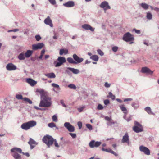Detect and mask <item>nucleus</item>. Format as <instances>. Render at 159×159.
<instances>
[{
  "instance_id": "1a4fd4ad",
  "label": "nucleus",
  "mask_w": 159,
  "mask_h": 159,
  "mask_svg": "<svg viewBox=\"0 0 159 159\" xmlns=\"http://www.w3.org/2000/svg\"><path fill=\"white\" fill-rule=\"evenodd\" d=\"M139 150L147 155H149L150 154V151L147 147L142 145L139 147Z\"/></svg>"
},
{
  "instance_id": "b1692460",
  "label": "nucleus",
  "mask_w": 159,
  "mask_h": 159,
  "mask_svg": "<svg viewBox=\"0 0 159 159\" xmlns=\"http://www.w3.org/2000/svg\"><path fill=\"white\" fill-rule=\"evenodd\" d=\"M45 75L49 78H54L55 77V74L53 73H50L45 74Z\"/></svg>"
},
{
  "instance_id": "0eeeda50",
  "label": "nucleus",
  "mask_w": 159,
  "mask_h": 159,
  "mask_svg": "<svg viewBox=\"0 0 159 159\" xmlns=\"http://www.w3.org/2000/svg\"><path fill=\"white\" fill-rule=\"evenodd\" d=\"M64 126L70 132H72L74 131L75 128L74 126L71 125L69 122H65L64 123Z\"/></svg>"
},
{
  "instance_id": "13d9d810",
  "label": "nucleus",
  "mask_w": 159,
  "mask_h": 159,
  "mask_svg": "<svg viewBox=\"0 0 159 159\" xmlns=\"http://www.w3.org/2000/svg\"><path fill=\"white\" fill-rule=\"evenodd\" d=\"M48 1L52 4L54 5L56 3L55 0H48Z\"/></svg>"
},
{
  "instance_id": "4be33fe9",
  "label": "nucleus",
  "mask_w": 159,
  "mask_h": 159,
  "mask_svg": "<svg viewBox=\"0 0 159 159\" xmlns=\"http://www.w3.org/2000/svg\"><path fill=\"white\" fill-rule=\"evenodd\" d=\"M67 69L75 74H78L80 73L79 70L77 69H75L71 67H68L67 68Z\"/></svg>"
},
{
  "instance_id": "a211bd4d",
  "label": "nucleus",
  "mask_w": 159,
  "mask_h": 159,
  "mask_svg": "<svg viewBox=\"0 0 159 159\" xmlns=\"http://www.w3.org/2000/svg\"><path fill=\"white\" fill-rule=\"evenodd\" d=\"M133 130L136 133H139L142 132L143 130V127H137L134 126L133 127Z\"/></svg>"
},
{
  "instance_id": "c85d7f7f",
  "label": "nucleus",
  "mask_w": 159,
  "mask_h": 159,
  "mask_svg": "<svg viewBox=\"0 0 159 159\" xmlns=\"http://www.w3.org/2000/svg\"><path fill=\"white\" fill-rule=\"evenodd\" d=\"M141 6L144 9L146 10L148 9L149 6L146 3H143L141 4Z\"/></svg>"
},
{
  "instance_id": "e2e57ef3",
  "label": "nucleus",
  "mask_w": 159,
  "mask_h": 159,
  "mask_svg": "<svg viewBox=\"0 0 159 159\" xmlns=\"http://www.w3.org/2000/svg\"><path fill=\"white\" fill-rule=\"evenodd\" d=\"M110 153L114 154L116 156H118V154L116 153L114 151H112L111 149Z\"/></svg>"
},
{
  "instance_id": "9b49d317",
  "label": "nucleus",
  "mask_w": 159,
  "mask_h": 159,
  "mask_svg": "<svg viewBox=\"0 0 159 159\" xmlns=\"http://www.w3.org/2000/svg\"><path fill=\"white\" fill-rule=\"evenodd\" d=\"M6 68L7 70L8 71L15 70L16 69V66L11 63L8 64Z\"/></svg>"
},
{
  "instance_id": "9d476101",
  "label": "nucleus",
  "mask_w": 159,
  "mask_h": 159,
  "mask_svg": "<svg viewBox=\"0 0 159 159\" xmlns=\"http://www.w3.org/2000/svg\"><path fill=\"white\" fill-rule=\"evenodd\" d=\"M100 7L104 9V10L111 9L108 3L106 1L102 2L100 5Z\"/></svg>"
},
{
  "instance_id": "052dcab7",
  "label": "nucleus",
  "mask_w": 159,
  "mask_h": 159,
  "mask_svg": "<svg viewBox=\"0 0 159 159\" xmlns=\"http://www.w3.org/2000/svg\"><path fill=\"white\" fill-rule=\"evenodd\" d=\"M54 143V145L56 147H57V148L59 147V146L55 139H54V141L53 143Z\"/></svg>"
},
{
  "instance_id": "a878e982",
  "label": "nucleus",
  "mask_w": 159,
  "mask_h": 159,
  "mask_svg": "<svg viewBox=\"0 0 159 159\" xmlns=\"http://www.w3.org/2000/svg\"><path fill=\"white\" fill-rule=\"evenodd\" d=\"M145 110L149 114L154 115V113L152 111L150 107H145Z\"/></svg>"
},
{
  "instance_id": "f3484780",
  "label": "nucleus",
  "mask_w": 159,
  "mask_h": 159,
  "mask_svg": "<svg viewBox=\"0 0 159 159\" xmlns=\"http://www.w3.org/2000/svg\"><path fill=\"white\" fill-rule=\"evenodd\" d=\"M63 5L67 7H71L75 6V3L73 1H69L67 2L64 3Z\"/></svg>"
},
{
  "instance_id": "dca6fc26",
  "label": "nucleus",
  "mask_w": 159,
  "mask_h": 159,
  "mask_svg": "<svg viewBox=\"0 0 159 159\" xmlns=\"http://www.w3.org/2000/svg\"><path fill=\"white\" fill-rule=\"evenodd\" d=\"M44 22L46 24L49 25L50 27H53L52 21L49 16H48V17L45 19Z\"/></svg>"
},
{
  "instance_id": "0e129e2a",
  "label": "nucleus",
  "mask_w": 159,
  "mask_h": 159,
  "mask_svg": "<svg viewBox=\"0 0 159 159\" xmlns=\"http://www.w3.org/2000/svg\"><path fill=\"white\" fill-rule=\"evenodd\" d=\"M132 100V99L131 98H125L124 100V102H127V101H131Z\"/></svg>"
},
{
  "instance_id": "6e6552de",
  "label": "nucleus",
  "mask_w": 159,
  "mask_h": 159,
  "mask_svg": "<svg viewBox=\"0 0 159 159\" xmlns=\"http://www.w3.org/2000/svg\"><path fill=\"white\" fill-rule=\"evenodd\" d=\"M73 58L75 62V64H77L81 63L83 61L84 59L82 58H80L76 54H74L73 55Z\"/></svg>"
},
{
  "instance_id": "a19ab883",
  "label": "nucleus",
  "mask_w": 159,
  "mask_h": 159,
  "mask_svg": "<svg viewBox=\"0 0 159 159\" xmlns=\"http://www.w3.org/2000/svg\"><path fill=\"white\" fill-rule=\"evenodd\" d=\"M48 126L49 127L53 128L56 127V125L53 122H51L48 124Z\"/></svg>"
},
{
  "instance_id": "f704fd0d",
  "label": "nucleus",
  "mask_w": 159,
  "mask_h": 159,
  "mask_svg": "<svg viewBox=\"0 0 159 159\" xmlns=\"http://www.w3.org/2000/svg\"><path fill=\"white\" fill-rule=\"evenodd\" d=\"M146 17L148 19L150 20L152 18V15L150 12H148L147 13Z\"/></svg>"
},
{
  "instance_id": "5701e85b",
  "label": "nucleus",
  "mask_w": 159,
  "mask_h": 159,
  "mask_svg": "<svg viewBox=\"0 0 159 159\" xmlns=\"http://www.w3.org/2000/svg\"><path fill=\"white\" fill-rule=\"evenodd\" d=\"M68 50L67 49H61L60 50V55H62L64 54L66 55L68 53Z\"/></svg>"
},
{
  "instance_id": "5fc2aeb1",
  "label": "nucleus",
  "mask_w": 159,
  "mask_h": 159,
  "mask_svg": "<svg viewBox=\"0 0 159 159\" xmlns=\"http://www.w3.org/2000/svg\"><path fill=\"white\" fill-rule=\"evenodd\" d=\"M69 134L73 138H75L76 137V134L75 133H70Z\"/></svg>"
},
{
  "instance_id": "3c124183",
  "label": "nucleus",
  "mask_w": 159,
  "mask_h": 159,
  "mask_svg": "<svg viewBox=\"0 0 159 159\" xmlns=\"http://www.w3.org/2000/svg\"><path fill=\"white\" fill-rule=\"evenodd\" d=\"M105 120L108 121L107 122H109L112 120L111 118V117H110L108 116H106L105 117Z\"/></svg>"
},
{
  "instance_id": "7ed1b4c3",
  "label": "nucleus",
  "mask_w": 159,
  "mask_h": 159,
  "mask_svg": "<svg viewBox=\"0 0 159 159\" xmlns=\"http://www.w3.org/2000/svg\"><path fill=\"white\" fill-rule=\"evenodd\" d=\"M36 124L37 123L35 121H30L22 124L21 126V128L23 130H27L35 126Z\"/></svg>"
},
{
  "instance_id": "8fccbe9b",
  "label": "nucleus",
  "mask_w": 159,
  "mask_h": 159,
  "mask_svg": "<svg viewBox=\"0 0 159 159\" xmlns=\"http://www.w3.org/2000/svg\"><path fill=\"white\" fill-rule=\"evenodd\" d=\"M78 125L79 126V128L80 129H81L82 128V123L80 121H79L77 123Z\"/></svg>"
},
{
  "instance_id": "473e14b6",
  "label": "nucleus",
  "mask_w": 159,
  "mask_h": 159,
  "mask_svg": "<svg viewBox=\"0 0 159 159\" xmlns=\"http://www.w3.org/2000/svg\"><path fill=\"white\" fill-rule=\"evenodd\" d=\"M66 62V60L65 58L63 57H60V66L62 65L63 63Z\"/></svg>"
},
{
  "instance_id": "338daca9",
  "label": "nucleus",
  "mask_w": 159,
  "mask_h": 159,
  "mask_svg": "<svg viewBox=\"0 0 159 159\" xmlns=\"http://www.w3.org/2000/svg\"><path fill=\"white\" fill-rule=\"evenodd\" d=\"M116 100L118 102H119V103H121L122 102V100H121L120 99H119V98H116Z\"/></svg>"
},
{
  "instance_id": "ddd939ff",
  "label": "nucleus",
  "mask_w": 159,
  "mask_h": 159,
  "mask_svg": "<svg viewBox=\"0 0 159 159\" xmlns=\"http://www.w3.org/2000/svg\"><path fill=\"white\" fill-rule=\"evenodd\" d=\"M141 71L143 73L148 74L150 75H152L153 73V71H151L150 69L146 67H143Z\"/></svg>"
},
{
  "instance_id": "cd10ccee",
  "label": "nucleus",
  "mask_w": 159,
  "mask_h": 159,
  "mask_svg": "<svg viewBox=\"0 0 159 159\" xmlns=\"http://www.w3.org/2000/svg\"><path fill=\"white\" fill-rule=\"evenodd\" d=\"M33 51L30 50H27L25 53V57L27 58L29 57L32 54Z\"/></svg>"
},
{
  "instance_id": "e433bc0d",
  "label": "nucleus",
  "mask_w": 159,
  "mask_h": 159,
  "mask_svg": "<svg viewBox=\"0 0 159 159\" xmlns=\"http://www.w3.org/2000/svg\"><path fill=\"white\" fill-rule=\"evenodd\" d=\"M68 87L73 89H75L76 88V86L73 84H70L68 85Z\"/></svg>"
},
{
  "instance_id": "c756f323",
  "label": "nucleus",
  "mask_w": 159,
  "mask_h": 159,
  "mask_svg": "<svg viewBox=\"0 0 159 159\" xmlns=\"http://www.w3.org/2000/svg\"><path fill=\"white\" fill-rule=\"evenodd\" d=\"M90 59L95 61H97L98 60V56L95 55H93L90 57Z\"/></svg>"
},
{
  "instance_id": "6ab92c4d",
  "label": "nucleus",
  "mask_w": 159,
  "mask_h": 159,
  "mask_svg": "<svg viewBox=\"0 0 159 159\" xmlns=\"http://www.w3.org/2000/svg\"><path fill=\"white\" fill-rule=\"evenodd\" d=\"M26 82L31 86H34L37 83L36 81L30 78L27 79L26 80Z\"/></svg>"
},
{
  "instance_id": "2eb2a0df",
  "label": "nucleus",
  "mask_w": 159,
  "mask_h": 159,
  "mask_svg": "<svg viewBox=\"0 0 159 159\" xmlns=\"http://www.w3.org/2000/svg\"><path fill=\"white\" fill-rule=\"evenodd\" d=\"M121 142L123 143H126L129 145V138L127 133H126L125 135L123 136Z\"/></svg>"
},
{
  "instance_id": "de8ad7c7",
  "label": "nucleus",
  "mask_w": 159,
  "mask_h": 159,
  "mask_svg": "<svg viewBox=\"0 0 159 159\" xmlns=\"http://www.w3.org/2000/svg\"><path fill=\"white\" fill-rule=\"evenodd\" d=\"M52 120L53 121L57 122V116L55 115L53 116L52 117Z\"/></svg>"
},
{
  "instance_id": "39448f33",
  "label": "nucleus",
  "mask_w": 159,
  "mask_h": 159,
  "mask_svg": "<svg viewBox=\"0 0 159 159\" xmlns=\"http://www.w3.org/2000/svg\"><path fill=\"white\" fill-rule=\"evenodd\" d=\"M122 39L126 42H129L133 41L134 40V37L133 35L131 34L129 32H128L123 35Z\"/></svg>"
},
{
  "instance_id": "c03bdc74",
  "label": "nucleus",
  "mask_w": 159,
  "mask_h": 159,
  "mask_svg": "<svg viewBox=\"0 0 159 159\" xmlns=\"http://www.w3.org/2000/svg\"><path fill=\"white\" fill-rule=\"evenodd\" d=\"M97 52L98 54L101 56H102L104 55L103 52L100 49H98L97 50Z\"/></svg>"
},
{
  "instance_id": "72a5a7b5",
  "label": "nucleus",
  "mask_w": 159,
  "mask_h": 159,
  "mask_svg": "<svg viewBox=\"0 0 159 159\" xmlns=\"http://www.w3.org/2000/svg\"><path fill=\"white\" fill-rule=\"evenodd\" d=\"M52 86L54 87V88L53 89V90L55 91L56 92H57L56 90H55V89H59V86L57 84H55V83H52Z\"/></svg>"
},
{
  "instance_id": "ea45409f",
  "label": "nucleus",
  "mask_w": 159,
  "mask_h": 159,
  "mask_svg": "<svg viewBox=\"0 0 159 159\" xmlns=\"http://www.w3.org/2000/svg\"><path fill=\"white\" fill-rule=\"evenodd\" d=\"M86 127L90 130H92V126L89 124H87L86 125Z\"/></svg>"
},
{
  "instance_id": "6e6d98bb",
  "label": "nucleus",
  "mask_w": 159,
  "mask_h": 159,
  "mask_svg": "<svg viewBox=\"0 0 159 159\" xmlns=\"http://www.w3.org/2000/svg\"><path fill=\"white\" fill-rule=\"evenodd\" d=\"M19 30L18 29H16L14 30H11L8 31V32H16V31H18Z\"/></svg>"
},
{
  "instance_id": "20e7f679",
  "label": "nucleus",
  "mask_w": 159,
  "mask_h": 159,
  "mask_svg": "<svg viewBox=\"0 0 159 159\" xmlns=\"http://www.w3.org/2000/svg\"><path fill=\"white\" fill-rule=\"evenodd\" d=\"M42 140L43 142L45 143L48 147H49L53 144L54 139L52 136L46 135L43 137Z\"/></svg>"
},
{
  "instance_id": "37998d69",
  "label": "nucleus",
  "mask_w": 159,
  "mask_h": 159,
  "mask_svg": "<svg viewBox=\"0 0 159 159\" xmlns=\"http://www.w3.org/2000/svg\"><path fill=\"white\" fill-rule=\"evenodd\" d=\"M134 124L135 125L134 126H137V127H143L142 125L140 124L138 122L136 121H134Z\"/></svg>"
},
{
  "instance_id": "a18cd8bd",
  "label": "nucleus",
  "mask_w": 159,
  "mask_h": 159,
  "mask_svg": "<svg viewBox=\"0 0 159 159\" xmlns=\"http://www.w3.org/2000/svg\"><path fill=\"white\" fill-rule=\"evenodd\" d=\"M102 151H105L108 152H110L111 149L110 148H108V149H105L103 148H102Z\"/></svg>"
},
{
  "instance_id": "69168bd1",
  "label": "nucleus",
  "mask_w": 159,
  "mask_h": 159,
  "mask_svg": "<svg viewBox=\"0 0 159 159\" xmlns=\"http://www.w3.org/2000/svg\"><path fill=\"white\" fill-rule=\"evenodd\" d=\"M84 108V107H81L79 108H78V111H79V112H81L83 110Z\"/></svg>"
},
{
  "instance_id": "f257e3e1",
  "label": "nucleus",
  "mask_w": 159,
  "mask_h": 159,
  "mask_svg": "<svg viewBox=\"0 0 159 159\" xmlns=\"http://www.w3.org/2000/svg\"><path fill=\"white\" fill-rule=\"evenodd\" d=\"M36 92L39 93L41 100L39 106L41 107H48L51 104V99L47 95V93L42 89H37Z\"/></svg>"
},
{
  "instance_id": "4c0bfd02",
  "label": "nucleus",
  "mask_w": 159,
  "mask_h": 159,
  "mask_svg": "<svg viewBox=\"0 0 159 159\" xmlns=\"http://www.w3.org/2000/svg\"><path fill=\"white\" fill-rule=\"evenodd\" d=\"M18 58L20 60H24L25 59V56L23 53H21L18 56Z\"/></svg>"
},
{
  "instance_id": "aec40b11",
  "label": "nucleus",
  "mask_w": 159,
  "mask_h": 159,
  "mask_svg": "<svg viewBox=\"0 0 159 159\" xmlns=\"http://www.w3.org/2000/svg\"><path fill=\"white\" fill-rule=\"evenodd\" d=\"M29 144L30 145L31 149H32L34 147V145L36 144V142L31 138H30L29 141L28 142Z\"/></svg>"
},
{
  "instance_id": "09e8293b",
  "label": "nucleus",
  "mask_w": 159,
  "mask_h": 159,
  "mask_svg": "<svg viewBox=\"0 0 159 159\" xmlns=\"http://www.w3.org/2000/svg\"><path fill=\"white\" fill-rule=\"evenodd\" d=\"M118 48L117 46H114L112 48V50L114 52H116L117 51Z\"/></svg>"
},
{
  "instance_id": "774afa93",
  "label": "nucleus",
  "mask_w": 159,
  "mask_h": 159,
  "mask_svg": "<svg viewBox=\"0 0 159 159\" xmlns=\"http://www.w3.org/2000/svg\"><path fill=\"white\" fill-rule=\"evenodd\" d=\"M154 10L157 12H159V8L157 7H155L154 8Z\"/></svg>"
},
{
  "instance_id": "c9c22d12",
  "label": "nucleus",
  "mask_w": 159,
  "mask_h": 159,
  "mask_svg": "<svg viewBox=\"0 0 159 159\" xmlns=\"http://www.w3.org/2000/svg\"><path fill=\"white\" fill-rule=\"evenodd\" d=\"M107 97L111 98L112 100H114L115 98V96L113 95L111 92H109V93L108 96H107Z\"/></svg>"
},
{
  "instance_id": "412c9836",
  "label": "nucleus",
  "mask_w": 159,
  "mask_h": 159,
  "mask_svg": "<svg viewBox=\"0 0 159 159\" xmlns=\"http://www.w3.org/2000/svg\"><path fill=\"white\" fill-rule=\"evenodd\" d=\"M119 107L121 110L125 115L127 114L128 112L127 111V109L125 107L124 105L123 104L120 105L119 106Z\"/></svg>"
},
{
  "instance_id": "f8f14e48",
  "label": "nucleus",
  "mask_w": 159,
  "mask_h": 159,
  "mask_svg": "<svg viewBox=\"0 0 159 159\" xmlns=\"http://www.w3.org/2000/svg\"><path fill=\"white\" fill-rule=\"evenodd\" d=\"M43 44L41 43H39L37 44H33L32 46V49L34 50L38 49H41L43 47Z\"/></svg>"
},
{
  "instance_id": "864d4df0",
  "label": "nucleus",
  "mask_w": 159,
  "mask_h": 159,
  "mask_svg": "<svg viewBox=\"0 0 159 159\" xmlns=\"http://www.w3.org/2000/svg\"><path fill=\"white\" fill-rule=\"evenodd\" d=\"M104 103L105 105H107L109 103V100L108 99L105 100L104 101Z\"/></svg>"
},
{
  "instance_id": "423d86ee",
  "label": "nucleus",
  "mask_w": 159,
  "mask_h": 159,
  "mask_svg": "<svg viewBox=\"0 0 159 159\" xmlns=\"http://www.w3.org/2000/svg\"><path fill=\"white\" fill-rule=\"evenodd\" d=\"M102 143L101 142H95L94 140L91 141L89 143V146L91 148L98 147Z\"/></svg>"
},
{
  "instance_id": "bb28decb",
  "label": "nucleus",
  "mask_w": 159,
  "mask_h": 159,
  "mask_svg": "<svg viewBox=\"0 0 159 159\" xmlns=\"http://www.w3.org/2000/svg\"><path fill=\"white\" fill-rule=\"evenodd\" d=\"M131 105L134 109H137L139 107V104L137 102H133Z\"/></svg>"
},
{
  "instance_id": "58836bf2",
  "label": "nucleus",
  "mask_w": 159,
  "mask_h": 159,
  "mask_svg": "<svg viewBox=\"0 0 159 159\" xmlns=\"http://www.w3.org/2000/svg\"><path fill=\"white\" fill-rule=\"evenodd\" d=\"M23 100L24 101L27 102L28 103H29L30 104H31L32 103V101L27 98H23Z\"/></svg>"
},
{
  "instance_id": "4468645a",
  "label": "nucleus",
  "mask_w": 159,
  "mask_h": 159,
  "mask_svg": "<svg viewBox=\"0 0 159 159\" xmlns=\"http://www.w3.org/2000/svg\"><path fill=\"white\" fill-rule=\"evenodd\" d=\"M82 27L85 30H90L92 32L94 31V28H93L90 25L87 24H85L82 25Z\"/></svg>"
},
{
  "instance_id": "79ce46f5",
  "label": "nucleus",
  "mask_w": 159,
  "mask_h": 159,
  "mask_svg": "<svg viewBox=\"0 0 159 159\" xmlns=\"http://www.w3.org/2000/svg\"><path fill=\"white\" fill-rule=\"evenodd\" d=\"M16 98L18 99H23L22 96L21 95L17 94L16 95Z\"/></svg>"
},
{
  "instance_id": "680f3d73",
  "label": "nucleus",
  "mask_w": 159,
  "mask_h": 159,
  "mask_svg": "<svg viewBox=\"0 0 159 159\" xmlns=\"http://www.w3.org/2000/svg\"><path fill=\"white\" fill-rule=\"evenodd\" d=\"M105 86L107 88L109 87L110 86V84H108L107 82H106L104 84Z\"/></svg>"
},
{
  "instance_id": "393cba45",
  "label": "nucleus",
  "mask_w": 159,
  "mask_h": 159,
  "mask_svg": "<svg viewBox=\"0 0 159 159\" xmlns=\"http://www.w3.org/2000/svg\"><path fill=\"white\" fill-rule=\"evenodd\" d=\"M60 104H61L63 107L65 108V110L66 111L68 110V108H69V107L68 105L66 104L65 102L63 100H60Z\"/></svg>"
},
{
  "instance_id": "f03ea898",
  "label": "nucleus",
  "mask_w": 159,
  "mask_h": 159,
  "mask_svg": "<svg viewBox=\"0 0 159 159\" xmlns=\"http://www.w3.org/2000/svg\"><path fill=\"white\" fill-rule=\"evenodd\" d=\"M11 152L12 153V156L15 159H21V157L19 154L22 153L24 155L28 157L30 155L28 153H24L22 152L21 148H14L11 150Z\"/></svg>"
},
{
  "instance_id": "4d7b16f0",
  "label": "nucleus",
  "mask_w": 159,
  "mask_h": 159,
  "mask_svg": "<svg viewBox=\"0 0 159 159\" xmlns=\"http://www.w3.org/2000/svg\"><path fill=\"white\" fill-rule=\"evenodd\" d=\"M35 37L36 40L37 41H39L41 39V37L39 35H36Z\"/></svg>"
},
{
  "instance_id": "603ef678",
  "label": "nucleus",
  "mask_w": 159,
  "mask_h": 159,
  "mask_svg": "<svg viewBox=\"0 0 159 159\" xmlns=\"http://www.w3.org/2000/svg\"><path fill=\"white\" fill-rule=\"evenodd\" d=\"M133 31H135L137 34H139L140 33V30H136L135 28L133 29Z\"/></svg>"
},
{
  "instance_id": "bf43d9fd",
  "label": "nucleus",
  "mask_w": 159,
  "mask_h": 159,
  "mask_svg": "<svg viewBox=\"0 0 159 159\" xmlns=\"http://www.w3.org/2000/svg\"><path fill=\"white\" fill-rule=\"evenodd\" d=\"M57 60L59 61V62H58L55 65L56 67L60 66V57H58L57 58Z\"/></svg>"
},
{
  "instance_id": "49530a36",
  "label": "nucleus",
  "mask_w": 159,
  "mask_h": 159,
  "mask_svg": "<svg viewBox=\"0 0 159 159\" xmlns=\"http://www.w3.org/2000/svg\"><path fill=\"white\" fill-rule=\"evenodd\" d=\"M103 108V106L101 104H99L97 106V109L99 110H102Z\"/></svg>"
},
{
  "instance_id": "7c9ffc66",
  "label": "nucleus",
  "mask_w": 159,
  "mask_h": 159,
  "mask_svg": "<svg viewBox=\"0 0 159 159\" xmlns=\"http://www.w3.org/2000/svg\"><path fill=\"white\" fill-rule=\"evenodd\" d=\"M115 124H117V122L116 121H113L112 119L109 122H107V124L108 125L110 126H111Z\"/></svg>"
},
{
  "instance_id": "2f4dec72",
  "label": "nucleus",
  "mask_w": 159,
  "mask_h": 159,
  "mask_svg": "<svg viewBox=\"0 0 159 159\" xmlns=\"http://www.w3.org/2000/svg\"><path fill=\"white\" fill-rule=\"evenodd\" d=\"M67 61L69 63L75 64V61L74 60V59H73L71 57H68L67 58Z\"/></svg>"
}]
</instances>
